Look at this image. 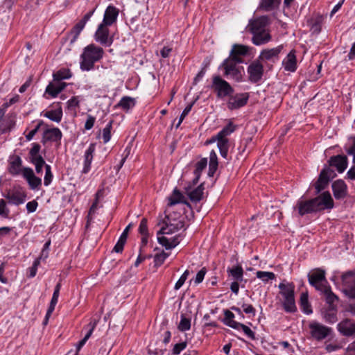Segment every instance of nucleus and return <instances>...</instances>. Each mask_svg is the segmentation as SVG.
I'll list each match as a JSON object with an SVG mask.
<instances>
[{"mask_svg": "<svg viewBox=\"0 0 355 355\" xmlns=\"http://www.w3.org/2000/svg\"><path fill=\"white\" fill-rule=\"evenodd\" d=\"M334 200L329 193L326 191L320 196L310 200H299L294 207L300 216L316 213L324 209H331L334 207Z\"/></svg>", "mask_w": 355, "mask_h": 355, "instance_id": "1", "label": "nucleus"}, {"mask_svg": "<svg viewBox=\"0 0 355 355\" xmlns=\"http://www.w3.org/2000/svg\"><path fill=\"white\" fill-rule=\"evenodd\" d=\"M104 54L103 49L94 44L83 49L80 55V67L82 71H90L94 69V63L100 60Z\"/></svg>", "mask_w": 355, "mask_h": 355, "instance_id": "2", "label": "nucleus"}, {"mask_svg": "<svg viewBox=\"0 0 355 355\" xmlns=\"http://www.w3.org/2000/svg\"><path fill=\"white\" fill-rule=\"evenodd\" d=\"M239 62L230 58L225 59L222 63L220 67L225 70L224 75L230 77L236 82H239L242 79L241 69L243 67H237Z\"/></svg>", "mask_w": 355, "mask_h": 355, "instance_id": "3", "label": "nucleus"}, {"mask_svg": "<svg viewBox=\"0 0 355 355\" xmlns=\"http://www.w3.org/2000/svg\"><path fill=\"white\" fill-rule=\"evenodd\" d=\"M183 227L184 224L181 221H178L176 223H171V222L169 223H166V226L162 227L157 232V241L162 246H164L166 250H169V248H167L169 245V240L166 237L159 235L172 234L178 230L182 229Z\"/></svg>", "mask_w": 355, "mask_h": 355, "instance_id": "4", "label": "nucleus"}, {"mask_svg": "<svg viewBox=\"0 0 355 355\" xmlns=\"http://www.w3.org/2000/svg\"><path fill=\"white\" fill-rule=\"evenodd\" d=\"M234 130V128L231 125H228L225 127L216 135L217 146L219 149L220 155L224 158H227L229 148L228 139L226 137L233 132Z\"/></svg>", "mask_w": 355, "mask_h": 355, "instance_id": "5", "label": "nucleus"}, {"mask_svg": "<svg viewBox=\"0 0 355 355\" xmlns=\"http://www.w3.org/2000/svg\"><path fill=\"white\" fill-rule=\"evenodd\" d=\"M212 87L217 92V96L218 98L230 96L234 92V89L231 85L218 76L213 77Z\"/></svg>", "mask_w": 355, "mask_h": 355, "instance_id": "6", "label": "nucleus"}, {"mask_svg": "<svg viewBox=\"0 0 355 355\" xmlns=\"http://www.w3.org/2000/svg\"><path fill=\"white\" fill-rule=\"evenodd\" d=\"M308 279L309 284L319 291L327 286L324 284V282L327 283V279L325 277V270L323 269L315 268L313 270L309 273Z\"/></svg>", "mask_w": 355, "mask_h": 355, "instance_id": "7", "label": "nucleus"}, {"mask_svg": "<svg viewBox=\"0 0 355 355\" xmlns=\"http://www.w3.org/2000/svg\"><path fill=\"white\" fill-rule=\"evenodd\" d=\"M336 175L334 171L329 167L325 166L319 175L318 179L315 184L316 193H319L329 184L330 180Z\"/></svg>", "mask_w": 355, "mask_h": 355, "instance_id": "8", "label": "nucleus"}, {"mask_svg": "<svg viewBox=\"0 0 355 355\" xmlns=\"http://www.w3.org/2000/svg\"><path fill=\"white\" fill-rule=\"evenodd\" d=\"M248 79L251 83L260 81L263 74V66L259 60L253 61L248 67Z\"/></svg>", "mask_w": 355, "mask_h": 355, "instance_id": "9", "label": "nucleus"}, {"mask_svg": "<svg viewBox=\"0 0 355 355\" xmlns=\"http://www.w3.org/2000/svg\"><path fill=\"white\" fill-rule=\"evenodd\" d=\"M108 25L101 23L94 34L95 40L102 45L109 46L112 43V37H110Z\"/></svg>", "mask_w": 355, "mask_h": 355, "instance_id": "10", "label": "nucleus"}, {"mask_svg": "<svg viewBox=\"0 0 355 355\" xmlns=\"http://www.w3.org/2000/svg\"><path fill=\"white\" fill-rule=\"evenodd\" d=\"M311 334L317 340H321L327 337L332 329L318 322H314L309 324Z\"/></svg>", "mask_w": 355, "mask_h": 355, "instance_id": "11", "label": "nucleus"}, {"mask_svg": "<svg viewBox=\"0 0 355 355\" xmlns=\"http://www.w3.org/2000/svg\"><path fill=\"white\" fill-rule=\"evenodd\" d=\"M249 94L248 93L236 94L229 97L227 105L229 110H233L239 109L248 103Z\"/></svg>", "mask_w": 355, "mask_h": 355, "instance_id": "12", "label": "nucleus"}, {"mask_svg": "<svg viewBox=\"0 0 355 355\" xmlns=\"http://www.w3.org/2000/svg\"><path fill=\"white\" fill-rule=\"evenodd\" d=\"M283 49V46L279 45L272 49H265L261 51L258 58L259 61H270L275 62L279 59V55Z\"/></svg>", "mask_w": 355, "mask_h": 355, "instance_id": "13", "label": "nucleus"}, {"mask_svg": "<svg viewBox=\"0 0 355 355\" xmlns=\"http://www.w3.org/2000/svg\"><path fill=\"white\" fill-rule=\"evenodd\" d=\"M268 24L269 18L267 16H261L250 20L248 28L252 34L257 33L266 31V26Z\"/></svg>", "mask_w": 355, "mask_h": 355, "instance_id": "14", "label": "nucleus"}, {"mask_svg": "<svg viewBox=\"0 0 355 355\" xmlns=\"http://www.w3.org/2000/svg\"><path fill=\"white\" fill-rule=\"evenodd\" d=\"M45 129L43 132L42 143L46 144L48 141H60L62 139V134L58 128H48V125L44 126Z\"/></svg>", "mask_w": 355, "mask_h": 355, "instance_id": "15", "label": "nucleus"}, {"mask_svg": "<svg viewBox=\"0 0 355 355\" xmlns=\"http://www.w3.org/2000/svg\"><path fill=\"white\" fill-rule=\"evenodd\" d=\"M250 47L243 44H234L230 51V58L237 61L238 62L242 63L243 62L241 56L246 55L249 51Z\"/></svg>", "mask_w": 355, "mask_h": 355, "instance_id": "16", "label": "nucleus"}, {"mask_svg": "<svg viewBox=\"0 0 355 355\" xmlns=\"http://www.w3.org/2000/svg\"><path fill=\"white\" fill-rule=\"evenodd\" d=\"M23 177L27 180L31 189H35L42 184V180L35 175L32 168L25 167L22 170Z\"/></svg>", "mask_w": 355, "mask_h": 355, "instance_id": "17", "label": "nucleus"}, {"mask_svg": "<svg viewBox=\"0 0 355 355\" xmlns=\"http://www.w3.org/2000/svg\"><path fill=\"white\" fill-rule=\"evenodd\" d=\"M338 330L345 336H355V322L350 319H345L338 323Z\"/></svg>", "mask_w": 355, "mask_h": 355, "instance_id": "18", "label": "nucleus"}, {"mask_svg": "<svg viewBox=\"0 0 355 355\" xmlns=\"http://www.w3.org/2000/svg\"><path fill=\"white\" fill-rule=\"evenodd\" d=\"M119 12V9L115 6L112 5L108 6L105 11L102 23L112 26L116 21Z\"/></svg>", "mask_w": 355, "mask_h": 355, "instance_id": "19", "label": "nucleus"}, {"mask_svg": "<svg viewBox=\"0 0 355 355\" xmlns=\"http://www.w3.org/2000/svg\"><path fill=\"white\" fill-rule=\"evenodd\" d=\"M347 187L342 180H338L332 184L333 193L336 199H343L347 196Z\"/></svg>", "mask_w": 355, "mask_h": 355, "instance_id": "20", "label": "nucleus"}, {"mask_svg": "<svg viewBox=\"0 0 355 355\" xmlns=\"http://www.w3.org/2000/svg\"><path fill=\"white\" fill-rule=\"evenodd\" d=\"M329 164L336 167L339 173H343L347 166V158L345 155L332 156L329 160Z\"/></svg>", "mask_w": 355, "mask_h": 355, "instance_id": "21", "label": "nucleus"}, {"mask_svg": "<svg viewBox=\"0 0 355 355\" xmlns=\"http://www.w3.org/2000/svg\"><path fill=\"white\" fill-rule=\"evenodd\" d=\"M282 64L284 69L288 71L294 72L297 69V59L295 51L292 50L283 60Z\"/></svg>", "mask_w": 355, "mask_h": 355, "instance_id": "22", "label": "nucleus"}, {"mask_svg": "<svg viewBox=\"0 0 355 355\" xmlns=\"http://www.w3.org/2000/svg\"><path fill=\"white\" fill-rule=\"evenodd\" d=\"M271 35L268 30L252 34V42L256 46L265 44L270 42Z\"/></svg>", "mask_w": 355, "mask_h": 355, "instance_id": "23", "label": "nucleus"}, {"mask_svg": "<svg viewBox=\"0 0 355 355\" xmlns=\"http://www.w3.org/2000/svg\"><path fill=\"white\" fill-rule=\"evenodd\" d=\"M22 161L19 156H13L10 157L9 162V173L13 175H19L21 172Z\"/></svg>", "mask_w": 355, "mask_h": 355, "instance_id": "24", "label": "nucleus"}, {"mask_svg": "<svg viewBox=\"0 0 355 355\" xmlns=\"http://www.w3.org/2000/svg\"><path fill=\"white\" fill-rule=\"evenodd\" d=\"M95 150V144H91L89 148L85 153V160H84V167L83 169V173H87L89 171L91 167V163L93 159V154Z\"/></svg>", "mask_w": 355, "mask_h": 355, "instance_id": "25", "label": "nucleus"}, {"mask_svg": "<svg viewBox=\"0 0 355 355\" xmlns=\"http://www.w3.org/2000/svg\"><path fill=\"white\" fill-rule=\"evenodd\" d=\"M5 198L8 200L9 203L19 205L24 202L26 196L19 191L8 192Z\"/></svg>", "mask_w": 355, "mask_h": 355, "instance_id": "26", "label": "nucleus"}, {"mask_svg": "<svg viewBox=\"0 0 355 355\" xmlns=\"http://www.w3.org/2000/svg\"><path fill=\"white\" fill-rule=\"evenodd\" d=\"M96 324H97V321L95 320L93 321H91L89 323L88 327H89V329L88 332L87 333V334L85 336V337L77 343L75 355H78L80 349L84 346V345L85 344L87 340L89 338V337L92 334V332H93L94 328L96 327Z\"/></svg>", "mask_w": 355, "mask_h": 355, "instance_id": "27", "label": "nucleus"}, {"mask_svg": "<svg viewBox=\"0 0 355 355\" xmlns=\"http://www.w3.org/2000/svg\"><path fill=\"white\" fill-rule=\"evenodd\" d=\"M40 145L37 143L33 144V147L29 151V159L32 164L37 163L38 162L44 160L42 155L39 154L40 150Z\"/></svg>", "mask_w": 355, "mask_h": 355, "instance_id": "28", "label": "nucleus"}, {"mask_svg": "<svg viewBox=\"0 0 355 355\" xmlns=\"http://www.w3.org/2000/svg\"><path fill=\"white\" fill-rule=\"evenodd\" d=\"M279 288L281 290L280 293L284 299L294 297L295 286L292 283L279 284Z\"/></svg>", "mask_w": 355, "mask_h": 355, "instance_id": "29", "label": "nucleus"}, {"mask_svg": "<svg viewBox=\"0 0 355 355\" xmlns=\"http://www.w3.org/2000/svg\"><path fill=\"white\" fill-rule=\"evenodd\" d=\"M44 116L52 121L60 123L62 117V108L60 107L56 110L47 111L44 114Z\"/></svg>", "mask_w": 355, "mask_h": 355, "instance_id": "30", "label": "nucleus"}, {"mask_svg": "<svg viewBox=\"0 0 355 355\" xmlns=\"http://www.w3.org/2000/svg\"><path fill=\"white\" fill-rule=\"evenodd\" d=\"M204 186L200 184L198 187L188 193L190 200L193 202H199L203 196Z\"/></svg>", "mask_w": 355, "mask_h": 355, "instance_id": "31", "label": "nucleus"}, {"mask_svg": "<svg viewBox=\"0 0 355 355\" xmlns=\"http://www.w3.org/2000/svg\"><path fill=\"white\" fill-rule=\"evenodd\" d=\"M324 295L325 300L327 304L332 306L334 302L338 300V297L332 291L329 286H327L325 288L320 291Z\"/></svg>", "mask_w": 355, "mask_h": 355, "instance_id": "32", "label": "nucleus"}, {"mask_svg": "<svg viewBox=\"0 0 355 355\" xmlns=\"http://www.w3.org/2000/svg\"><path fill=\"white\" fill-rule=\"evenodd\" d=\"M224 315H225V318L223 319L224 324L232 329H236L237 328L236 324H239L240 322H236L235 320H234V314L230 310H225L224 311Z\"/></svg>", "mask_w": 355, "mask_h": 355, "instance_id": "33", "label": "nucleus"}, {"mask_svg": "<svg viewBox=\"0 0 355 355\" xmlns=\"http://www.w3.org/2000/svg\"><path fill=\"white\" fill-rule=\"evenodd\" d=\"M184 197L177 189H175L171 196L168 197V206H173L178 203L184 202Z\"/></svg>", "mask_w": 355, "mask_h": 355, "instance_id": "34", "label": "nucleus"}, {"mask_svg": "<svg viewBox=\"0 0 355 355\" xmlns=\"http://www.w3.org/2000/svg\"><path fill=\"white\" fill-rule=\"evenodd\" d=\"M227 272L232 276L235 281H241L243 276V270L239 265L227 268Z\"/></svg>", "mask_w": 355, "mask_h": 355, "instance_id": "35", "label": "nucleus"}, {"mask_svg": "<svg viewBox=\"0 0 355 355\" xmlns=\"http://www.w3.org/2000/svg\"><path fill=\"white\" fill-rule=\"evenodd\" d=\"M135 105V103L134 98L129 96H124L120 100L117 104V106L121 107L124 110L128 111L130 108L133 107Z\"/></svg>", "mask_w": 355, "mask_h": 355, "instance_id": "36", "label": "nucleus"}, {"mask_svg": "<svg viewBox=\"0 0 355 355\" xmlns=\"http://www.w3.org/2000/svg\"><path fill=\"white\" fill-rule=\"evenodd\" d=\"M300 306L302 311L306 314H311L313 311L309 303L308 293H302L300 296Z\"/></svg>", "mask_w": 355, "mask_h": 355, "instance_id": "37", "label": "nucleus"}, {"mask_svg": "<svg viewBox=\"0 0 355 355\" xmlns=\"http://www.w3.org/2000/svg\"><path fill=\"white\" fill-rule=\"evenodd\" d=\"M355 272L347 271L342 275V282L345 288H349L355 282Z\"/></svg>", "mask_w": 355, "mask_h": 355, "instance_id": "38", "label": "nucleus"}, {"mask_svg": "<svg viewBox=\"0 0 355 355\" xmlns=\"http://www.w3.org/2000/svg\"><path fill=\"white\" fill-rule=\"evenodd\" d=\"M71 76V73L69 69H62L53 73V80L60 81L61 80L68 79Z\"/></svg>", "mask_w": 355, "mask_h": 355, "instance_id": "39", "label": "nucleus"}, {"mask_svg": "<svg viewBox=\"0 0 355 355\" xmlns=\"http://www.w3.org/2000/svg\"><path fill=\"white\" fill-rule=\"evenodd\" d=\"M283 306L284 310L288 313H294L297 310L295 302V297L284 299Z\"/></svg>", "mask_w": 355, "mask_h": 355, "instance_id": "40", "label": "nucleus"}, {"mask_svg": "<svg viewBox=\"0 0 355 355\" xmlns=\"http://www.w3.org/2000/svg\"><path fill=\"white\" fill-rule=\"evenodd\" d=\"M257 278L262 280L264 283H268L270 280H274L276 278L275 275L272 272L267 271H257L256 272Z\"/></svg>", "mask_w": 355, "mask_h": 355, "instance_id": "41", "label": "nucleus"}, {"mask_svg": "<svg viewBox=\"0 0 355 355\" xmlns=\"http://www.w3.org/2000/svg\"><path fill=\"white\" fill-rule=\"evenodd\" d=\"M207 160L206 158L201 159L199 162H198L196 163V170H195V175H196L195 181L197 182L198 180L200 173L205 168V167L207 166Z\"/></svg>", "mask_w": 355, "mask_h": 355, "instance_id": "42", "label": "nucleus"}, {"mask_svg": "<svg viewBox=\"0 0 355 355\" xmlns=\"http://www.w3.org/2000/svg\"><path fill=\"white\" fill-rule=\"evenodd\" d=\"M101 193V191H98L96 193V198L94 202H93L92 205L91 206L89 214L87 216V223H89L92 220V215L95 214L96 209H98V198Z\"/></svg>", "mask_w": 355, "mask_h": 355, "instance_id": "43", "label": "nucleus"}, {"mask_svg": "<svg viewBox=\"0 0 355 355\" xmlns=\"http://www.w3.org/2000/svg\"><path fill=\"white\" fill-rule=\"evenodd\" d=\"M112 124V121H110L103 130V139L105 144L110 140Z\"/></svg>", "mask_w": 355, "mask_h": 355, "instance_id": "44", "label": "nucleus"}, {"mask_svg": "<svg viewBox=\"0 0 355 355\" xmlns=\"http://www.w3.org/2000/svg\"><path fill=\"white\" fill-rule=\"evenodd\" d=\"M236 325L237 328L236 329H241L248 338H250L252 340H255V334L253 331L250 329V328H249L248 326L242 323H239V324Z\"/></svg>", "mask_w": 355, "mask_h": 355, "instance_id": "45", "label": "nucleus"}, {"mask_svg": "<svg viewBox=\"0 0 355 355\" xmlns=\"http://www.w3.org/2000/svg\"><path fill=\"white\" fill-rule=\"evenodd\" d=\"M53 173L51 172V166L49 164L45 165V175L44 178V184L45 186H49L53 179Z\"/></svg>", "mask_w": 355, "mask_h": 355, "instance_id": "46", "label": "nucleus"}, {"mask_svg": "<svg viewBox=\"0 0 355 355\" xmlns=\"http://www.w3.org/2000/svg\"><path fill=\"white\" fill-rule=\"evenodd\" d=\"M190 328H191L190 320L185 317H182L180 322L178 325L179 330L181 331H185L190 329Z\"/></svg>", "mask_w": 355, "mask_h": 355, "instance_id": "47", "label": "nucleus"}, {"mask_svg": "<svg viewBox=\"0 0 355 355\" xmlns=\"http://www.w3.org/2000/svg\"><path fill=\"white\" fill-rule=\"evenodd\" d=\"M42 126H46V124L43 121H40L36 127L26 135V140L31 141Z\"/></svg>", "mask_w": 355, "mask_h": 355, "instance_id": "48", "label": "nucleus"}, {"mask_svg": "<svg viewBox=\"0 0 355 355\" xmlns=\"http://www.w3.org/2000/svg\"><path fill=\"white\" fill-rule=\"evenodd\" d=\"M85 24H86V23L81 19L78 23H77L75 25V26L73 28V33H75V35H74V37H73V40H76L78 38V37L80 35V32L84 28Z\"/></svg>", "mask_w": 355, "mask_h": 355, "instance_id": "49", "label": "nucleus"}, {"mask_svg": "<svg viewBox=\"0 0 355 355\" xmlns=\"http://www.w3.org/2000/svg\"><path fill=\"white\" fill-rule=\"evenodd\" d=\"M187 346V343L186 341L177 343L174 345L172 353L174 355H179L182 351H183Z\"/></svg>", "mask_w": 355, "mask_h": 355, "instance_id": "50", "label": "nucleus"}, {"mask_svg": "<svg viewBox=\"0 0 355 355\" xmlns=\"http://www.w3.org/2000/svg\"><path fill=\"white\" fill-rule=\"evenodd\" d=\"M189 275V272L188 270H186L184 273L182 275V276L180 277V279L178 280V282L175 284L174 288L175 290L180 289L182 286L184 284L185 281L187 280L188 276Z\"/></svg>", "mask_w": 355, "mask_h": 355, "instance_id": "51", "label": "nucleus"}, {"mask_svg": "<svg viewBox=\"0 0 355 355\" xmlns=\"http://www.w3.org/2000/svg\"><path fill=\"white\" fill-rule=\"evenodd\" d=\"M40 258H37L34 261L33 266L29 268V277L32 278L36 275L37 267L40 265Z\"/></svg>", "mask_w": 355, "mask_h": 355, "instance_id": "52", "label": "nucleus"}, {"mask_svg": "<svg viewBox=\"0 0 355 355\" xmlns=\"http://www.w3.org/2000/svg\"><path fill=\"white\" fill-rule=\"evenodd\" d=\"M324 318L325 319V321L330 324H334L337 321L336 314L333 311L326 312L324 313Z\"/></svg>", "mask_w": 355, "mask_h": 355, "instance_id": "53", "label": "nucleus"}, {"mask_svg": "<svg viewBox=\"0 0 355 355\" xmlns=\"http://www.w3.org/2000/svg\"><path fill=\"white\" fill-rule=\"evenodd\" d=\"M58 91V88L56 87V85L55 83H51L46 88V93L49 94L51 97H56L58 94H55Z\"/></svg>", "mask_w": 355, "mask_h": 355, "instance_id": "54", "label": "nucleus"}, {"mask_svg": "<svg viewBox=\"0 0 355 355\" xmlns=\"http://www.w3.org/2000/svg\"><path fill=\"white\" fill-rule=\"evenodd\" d=\"M9 209L6 207V202L4 200H0V216L8 218Z\"/></svg>", "mask_w": 355, "mask_h": 355, "instance_id": "55", "label": "nucleus"}, {"mask_svg": "<svg viewBox=\"0 0 355 355\" xmlns=\"http://www.w3.org/2000/svg\"><path fill=\"white\" fill-rule=\"evenodd\" d=\"M139 232L141 235L148 234V227H147V219L145 218H142L140 222L139 227Z\"/></svg>", "mask_w": 355, "mask_h": 355, "instance_id": "56", "label": "nucleus"}, {"mask_svg": "<svg viewBox=\"0 0 355 355\" xmlns=\"http://www.w3.org/2000/svg\"><path fill=\"white\" fill-rule=\"evenodd\" d=\"M167 257L168 254L164 252L160 254H156L154 258L155 264L159 266L162 265Z\"/></svg>", "mask_w": 355, "mask_h": 355, "instance_id": "57", "label": "nucleus"}, {"mask_svg": "<svg viewBox=\"0 0 355 355\" xmlns=\"http://www.w3.org/2000/svg\"><path fill=\"white\" fill-rule=\"evenodd\" d=\"M343 291L349 298H355V281L349 288H345Z\"/></svg>", "mask_w": 355, "mask_h": 355, "instance_id": "58", "label": "nucleus"}, {"mask_svg": "<svg viewBox=\"0 0 355 355\" xmlns=\"http://www.w3.org/2000/svg\"><path fill=\"white\" fill-rule=\"evenodd\" d=\"M126 242V240L122 238H119L116 244L114 247L113 250L116 252H121L123 251L124 245Z\"/></svg>", "mask_w": 355, "mask_h": 355, "instance_id": "59", "label": "nucleus"}, {"mask_svg": "<svg viewBox=\"0 0 355 355\" xmlns=\"http://www.w3.org/2000/svg\"><path fill=\"white\" fill-rule=\"evenodd\" d=\"M206 272H207V270H206L205 268H202L200 270H199L198 272V273L196 274V278L194 279L195 284H198L202 282V280L205 277V275L206 274Z\"/></svg>", "mask_w": 355, "mask_h": 355, "instance_id": "60", "label": "nucleus"}, {"mask_svg": "<svg viewBox=\"0 0 355 355\" xmlns=\"http://www.w3.org/2000/svg\"><path fill=\"white\" fill-rule=\"evenodd\" d=\"M130 150H131V148L130 146H127L125 150H124V152L122 155V159L119 164V168H121L123 164L125 163V159H127V157L129 156L130 153Z\"/></svg>", "mask_w": 355, "mask_h": 355, "instance_id": "61", "label": "nucleus"}, {"mask_svg": "<svg viewBox=\"0 0 355 355\" xmlns=\"http://www.w3.org/2000/svg\"><path fill=\"white\" fill-rule=\"evenodd\" d=\"M95 123V118L92 115H88L86 122L85 123V128L90 130L92 128Z\"/></svg>", "mask_w": 355, "mask_h": 355, "instance_id": "62", "label": "nucleus"}, {"mask_svg": "<svg viewBox=\"0 0 355 355\" xmlns=\"http://www.w3.org/2000/svg\"><path fill=\"white\" fill-rule=\"evenodd\" d=\"M243 309V311L247 314H252V315H255L256 311L255 309L251 304H243L242 305Z\"/></svg>", "mask_w": 355, "mask_h": 355, "instance_id": "63", "label": "nucleus"}, {"mask_svg": "<svg viewBox=\"0 0 355 355\" xmlns=\"http://www.w3.org/2000/svg\"><path fill=\"white\" fill-rule=\"evenodd\" d=\"M37 202L35 201V200H33V201H31V202H28L27 204H26V209H27V211L29 212V213H33L34 211H35L37 207Z\"/></svg>", "mask_w": 355, "mask_h": 355, "instance_id": "64", "label": "nucleus"}]
</instances>
